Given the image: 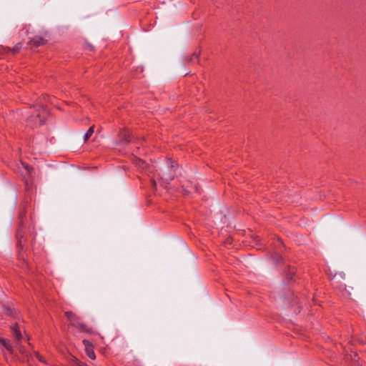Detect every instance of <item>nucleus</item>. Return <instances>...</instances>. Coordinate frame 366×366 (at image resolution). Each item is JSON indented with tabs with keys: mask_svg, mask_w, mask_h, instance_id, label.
<instances>
[{
	"mask_svg": "<svg viewBox=\"0 0 366 366\" xmlns=\"http://www.w3.org/2000/svg\"><path fill=\"white\" fill-rule=\"evenodd\" d=\"M283 275L285 276V284H290V282L294 281V277L295 275V269L290 266L287 267V268L283 272Z\"/></svg>",
	"mask_w": 366,
	"mask_h": 366,
	"instance_id": "obj_5",
	"label": "nucleus"
},
{
	"mask_svg": "<svg viewBox=\"0 0 366 366\" xmlns=\"http://www.w3.org/2000/svg\"><path fill=\"white\" fill-rule=\"evenodd\" d=\"M277 241H278V242H279V244H280V245H283V242H282V239H281L277 238Z\"/></svg>",
	"mask_w": 366,
	"mask_h": 366,
	"instance_id": "obj_27",
	"label": "nucleus"
},
{
	"mask_svg": "<svg viewBox=\"0 0 366 366\" xmlns=\"http://www.w3.org/2000/svg\"><path fill=\"white\" fill-rule=\"evenodd\" d=\"M10 330L14 337V342L16 344H19L22 339V335L19 330V326L17 322L14 323L10 326Z\"/></svg>",
	"mask_w": 366,
	"mask_h": 366,
	"instance_id": "obj_7",
	"label": "nucleus"
},
{
	"mask_svg": "<svg viewBox=\"0 0 366 366\" xmlns=\"http://www.w3.org/2000/svg\"><path fill=\"white\" fill-rule=\"evenodd\" d=\"M176 167L172 159H167V165L159 169V175L165 184H169L175 177Z\"/></svg>",
	"mask_w": 366,
	"mask_h": 366,
	"instance_id": "obj_1",
	"label": "nucleus"
},
{
	"mask_svg": "<svg viewBox=\"0 0 366 366\" xmlns=\"http://www.w3.org/2000/svg\"><path fill=\"white\" fill-rule=\"evenodd\" d=\"M2 345L6 348V350L10 353H14V348L12 345L10 343V341L9 340H6V343H3Z\"/></svg>",
	"mask_w": 366,
	"mask_h": 366,
	"instance_id": "obj_15",
	"label": "nucleus"
},
{
	"mask_svg": "<svg viewBox=\"0 0 366 366\" xmlns=\"http://www.w3.org/2000/svg\"><path fill=\"white\" fill-rule=\"evenodd\" d=\"M254 239H255V241H257V243L260 241L259 237H257V236H256V237H254Z\"/></svg>",
	"mask_w": 366,
	"mask_h": 366,
	"instance_id": "obj_28",
	"label": "nucleus"
},
{
	"mask_svg": "<svg viewBox=\"0 0 366 366\" xmlns=\"http://www.w3.org/2000/svg\"><path fill=\"white\" fill-rule=\"evenodd\" d=\"M88 47L89 48L90 50H92L94 49V46L89 44H88Z\"/></svg>",
	"mask_w": 366,
	"mask_h": 366,
	"instance_id": "obj_29",
	"label": "nucleus"
},
{
	"mask_svg": "<svg viewBox=\"0 0 366 366\" xmlns=\"http://www.w3.org/2000/svg\"><path fill=\"white\" fill-rule=\"evenodd\" d=\"M4 313L10 317H12L14 315V313L16 312L14 310L9 307L4 306Z\"/></svg>",
	"mask_w": 366,
	"mask_h": 366,
	"instance_id": "obj_16",
	"label": "nucleus"
},
{
	"mask_svg": "<svg viewBox=\"0 0 366 366\" xmlns=\"http://www.w3.org/2000/svg\"><path fill=\"white\" fill-rule=\"evenodd\" d=\"M336 277H337V274H335L334 277H333L332 280H335Z\"/></svg>",
	"mask_w": 366,
	"mask_h": 366,
	"instance_id": "obj_30",
	"label": "nucleus"
},
{
	"mask_svg": "<svg viewBox=\"0 0 366 366\" xmlns=\"http://www.w3.org/2000/svg\"><path fill=\"white\" fill-rule=\"evenodd\" d=\"M350 357H351V359H352V360H354V361H357V354L356 352H354L353 355H350Z\"/></svg>",
	"mask_w": 366,
	"mask_h": 366,
	"instance_id": "obj_24",
	"label": "nucleus"
},
{
	"mask_svg": "<svg viewBox=\"0 0 366 366\" xmlns=\"http://www.w3.org/2000/svg\"><path fill=\"white\" fill-rule=\"evenodd\" d=\"M16 348L18 349V350L19 351V352L24 354L25 352V350L24 348L20 345V342H19V344H16Z\"/></svg>",
	"mask_w": 366,
	"mask_h": 366,
	"instance_id": "obj_22",
	"label": "nucleus"
},
{
	"mask_svg": "<svg viewBox=\"0 0 366 366\" xmlns=\"http://www.w3.org/2000/svg\"><path fill=\"white\" fill-rule=\"evenodd\" d=\"M347 294H348V295H350V296L351 295V292H349V291L347 292Z\"/></svg>",
	"mask_w": 366,
	"mask_h": 366,
	"instance_id": "obj_31",
	"label": "nucleus"
},
{
	"mask_svg": "<svg viewBox=\"0 0 366 366\" xmlns=\"http://www.w3.org/2000/svg\"><path fill=\"white\" fill-rule=\"evenodd\" d=\"M21 48V43H18L12 49L11 51H13V53H18L20 49Z\"/></svg>",
	"mask_w": 366,
	"mask_h": 366,
	"instance_id": "obj_20",
	"label": "nucleus"
},
{
	"mask_svg": "<svg viewBox=\"0 0 366 366\" xmlns=\"http://www.w3.org/2000/svg\"><path fill=\"white\" fill-rule=\"evenodd\" d=\"M77 328L79 330L80 332H84L86 333H92V329L86 325L84 323L81 322L80 324H78Z\"/></svg>",
	"mask_w": 366,
	"mask_h": 366,
	"instance_id": "obj_12",
	"label": "nucleus"
},
{
	"mask_svg": "<svg viewBox=\"0 0 366 366\" xmlns=\"http://www.w3.org/2000/svg\"><path fill=\"white\" fill-rule=\"evenodd\" d=\"M46 118L45 116H29L26 122L27 126L30 127H36L41 126L45 123Z\"/></svg>",
	"mask_w": 366,
	"mask_h": 366,
	"instance_id": "obj_3",
	"label": "nucleus"
},
{
	"mask_svg": "<svg viewBox=\"0 0 366 366\" xmlns=\"http://www.w3.org/2000/svg\"><path fill=\"white\" fill-rule=\"evenodd\" d=\"M94 125H92L87 130V132H86V134H84V142H86L91 137L92 134L94 133Z\"/></svg>",
	"mask_w": 366,
	"mask_h": 366,
	"instance_id": "obj_14",
	"label": "nucleus"
},
{
	"mask_svg": "<svg viewBox=\"0 0 366 366\" xmlns=\"http://www.w3.org/2000/svg\"><path fill=\"white\" fill-rule=\"evenodd\" d=\"M83 344L85 347V352L86 355L92 360H94L96 358L95 353L94 352V346L92 342L87 340H83Z\"/></svg>",
	"mask_w": 366,
	"mask_h": 366,
	"instance_id": "obj_8",
	"label": "nucleus"
},
{
	"mask_svg": "<svg viewBox=\"0 0 366 366\" xmlns=\"http://www.w3.org/2000/svg\"><path fill=\"white\" fill-rule=\"evenodd\" d=\"M80 317L76 316V320H71L70 321V324L73 326V327H76L77 328L78 327V324H80Z\"/></svg>",
	"mask_w": 366,
	"mask_h": 366,
	"instance_id": "obj_19",
	"label": "nucleus"
},
{
	"mask_svg": "<svg viewBox=\"0 0 366 366\" xmlns=\"http://www.w3.org/2000/svg\"><path fill=\"white\" fill-rule=\"evenodd\" d=\"M65 315L69 321L76 320V315L71 311L66 312Z\"/></svg>",
	"mask_w": 366,
	"mask_h": 366,
	"instance_id": "obj_17",
	"label": "nucleus"
},
{
	"mask_svg": "<svg viewBox=\"0 0 366 366\" xmlns=\"http://www.w3.org/2000/svg\"><path fill=\"white\" fill-rule=\"evenodd\" d=\"M34 355H35V357L39 360V361H40L44 364H46L45 359L39 354V352H37V351L34 352Z\"/></svg>",
	"mask_w": 366,
	"mask_h": 366,
	"instance_id": "obj_18",
	"label": "nucleus"
},
{
	"mask_svg": "<svg viewBox=\"0 0 366 366\" xmlns=\"http://www.w3.org/2000/svg\"><path fill=\"white\" fill-rule=\"evenodd\" d=\"M199 53L194 52L190 56L184 59V64H189L194 63L195 61H198Z\"/></svg>",
	"mask_w": 366,
	"mask_h": 366,
	"instance_id": "obj_10",
	"label": "nucleus"
},
{
	"mask_svg": "<svg viewBox=\"0 0 366 366\" xmlns=\"http://www.w3.org/2000/svg\"><path fill=\"white\" fill-rule=\"evenodd\" d=\"M22 165L28 171V172L29 174H31V170L33 169V168L31 167H30L28 164H26V163H24V162H22Z\"/></svg>",
	"mask_w": 366,
	"mask_h": 366,
	"instance_id": "obj_21",
	"label": "nucleus"
},
{
	"mask_svg": "<svg viewBox=\"0 0 366 366\" xmlns=\"http://www.w3.org/2000/svg\"><path fill=\"white\" fill-rule=\"evenodd\" d=\"M182 187L183 194L187 195L192 194L193 192H197L198 187L196 184H194L189 179H185L182 182Z\"/></svg>",
	"mask_w": 366,
	"mask_h": 366,
	"instance_id": "obj_4",
	"label": "nucleus"
},
{
	"mask_svg": "<svg viewBox=\"0 0 366 366\" xmlns=\"http://www.w3.org/2000/svg\"><path fill=\"white\" fill-rule=\"evenodd\" d=\"M151 183H152V186L154 188H156V187H157L156 181H155L154 179H152V180H151Z\"/></svg>",
	"mask_w": 366,
	"mask_h": 366,
	"instance_id": "obj_25",
	"label": "nucleus"
},
{
	"mask_svg": "<svg viewBox=\"0 0 366 366\" xmlns=\"http://www.w3.org/2000/svg\"><path fill=\"white\" fill-rule=\"evenodd\" d=\"M134 164H136L137 167H139L142 169H145L149 167V164H147L144 160L141 159H136L134 160Z\"/></svg>",
	"mask_w": 366,
	"mask_h": 366,
	"instance_id": "obj_11",
	"label": "nucleus"
},
{
	"mask_svg": "<svg viewBox=\"0 0 366 366\" xmlns=\"http://www.w3.org/2000/svg\"><path fill=\"white\" fill-rule=\"evenodd\" d=\"M119 144H127L132 142V137L129 132L124 128L122 129L119 134Z\"/></svg>",
	"mask_w": 366,
	"mask_h": 366,
	"instance_id": "obj_6",
	"label": "nucleus"
},
{
	"mask_svg": "<svg viewBox=\"0 0 366 366\" xmlns=\"http://www.w3.org/2000/svg\"><path fill=\"white\" fill-rule=\"evenodd\" d=\"M72 360L76 363L78 366H87L86 363L79 362V360L74 356L72 357Z\"/></svg>",
	"mask_w": 366,
	"mask_h": 366,
	"instance_id": "obj_23",
	"label": "nucleus"
},
{
	"mask_svg": "<svg viewBox=\"0 0 366 366\" xmlns=\"http://www.w3.org/2000/svg\"><path fill=\"white\" fill-rule=\"evenodd\" d=\"M46 43V40H45L44 39H43L42 37H41L39 36H35L29 42V44H31L35 46H39L44 45Z\"/></svg>",
	"mask_w": 366,
	"mask_h": 366,
	"instance_id": "obj_9",
	"label": "nucleus"
},
{
	"mask_svg": "<svg viewBox=\"0 0 366 366\" xmlns=\"http://www.w3.org/2000/svg\"><path fill=\"white\" fill-rule=\"evenodd\" d=\"M6 340L4 338L0 337V344L6 343Z\"/></svg>",
	"mask_w": 366,
	"mask_h": 366,
	"instance_id": "obj_26",
	"label": "nucleus"
},
{
	"mask_svg": "<svg viewBox=\"0 0 366 366\" xmlns=\"http://www.w3.org/2000/svg\"><path fill=\"white\" fill-rule=\"evenodd\" d=\"M272 259L277 264L283 263V257L277 252H274L272 254Z\"/></svg>",
	"mask_w": 366,
	"mask_h": 366,
	"instance_id": "obj_13",
	"label": "nucleus"
},
{
	"mask_svg": "<svg viewBox=\"0 0 366 366\" xmlns=\"http://www.w3.org/2000/svg\"><path fill=\"white\" fill-rule=\"evenodd\" d=\"M26 214L25 212H22L20 213L19 219V226L16 233V237L17 239V248L19 249V254H20V250L24 248V232L23 231L24 227V219L25 218Z\"/></svg>",
	"mask_w": 366,
	"mask_h": 366,
	"instance_id": "obj_2",
	"label": "nucleus"
}]
</instances>
